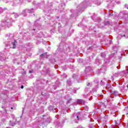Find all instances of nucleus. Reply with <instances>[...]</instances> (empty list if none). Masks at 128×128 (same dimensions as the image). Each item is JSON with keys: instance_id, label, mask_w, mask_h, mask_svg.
Instances as JSON below:
<instances>
[{"instance_id": "f257e3e1", "label": "nucleus", "mask_w": 128, "mask_h": 128, "mask_svg": "<svg viewBox=\"0 0 128 128\" xmlns=\"http://www.w3.org/2000/svg\"><path fill=\"white\" fill-rule=\"evenodd\" d=\"M16 42H15L13 44V48H16Z\"/></svg>"}, {"instance_id": "f03ea898", "label": "nucleus", "mask_w": 128, "mask_h": 128, "mask_svg": "<svg viewBox=\"0 0 128 128\" xmlns=\"http://www.w3.org/2000/svg\"><path fill=\"white\" fill-rule=\"evenodd\" d=\"M21 88H24V86H21Z\"/></svg>"}, {"instance_id": "7ed1b4c3", "label": "nucleus", "mask_w": 128, "mask_h": 128, "mask_svg": "<svg viewBox=\"0 0 128 128\" xmlns=\"http://www.w3.org/2000/svg\"><path fill=\"white\" fill-rule=\"evenodd\" d=\"M30 72H32L30 71Z\"/></svg>"}]
</instances>
